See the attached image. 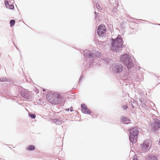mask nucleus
Segmentation results:
<instances>
[{"mask_svg":"<svg viewBox=\"0 0 160 160\" xmlns=\"http://www.w3.org/2000/svg\"><path fill=\"white\" fill-rule=\"evenodd\" d=\"M106 32V29L104 25L101 24L98 27L97 33L98 34L100 37H102L104 36Z\"/></svg>","mask_w":160,"mask_h":160,"instance_id":"8","label":"nucleus"},{"mask_svg":"<svg viewBox=\"0 0 160 160\" xmlns=\"http://www.w3.org/2000/svg\"><path fill=\"white\" fill-rule=\"evenodd\" d=\"M20 92L22 97L26 99H29L31 96V95L29 92H26L25 89L24 90H22Z\"/></svg>","mask_w":160,"mask_h":160,"instance_id":"11","label":"nucleus"},{"mask_svg":"<svg viewBox=\"0 0 160 160\" xmlns=\"http://www.w3.org/2000/svg\"><path fill=\"white\" fill-rule=\"evenodd\" d=\"M120 122L124 124H128L130 123L131 120L125 116H122L120 118Z\"/></svg>","mask_w":160,"mask_h":160,"instance_id":"13","label":"nucleus"},{"mask_svg":"<svg viewBox=\"0 0 160 160\" xmlns=\"http://www.w3.org/2000/svg\"><path fill=\"white\" fill-rule=\"evenodd\" d=\"M15 46L16 47V48H17V49L18 50V51H19V52H20V50H19L18 48L17 47V46Z\"/></svg>","mask_w":160,"mask_h":160,"instance_id":"33","label":"nucleus"},{"mask_svg":"<svg viewBox=\"0 0 160 160\" xmlns=\"http://www.w3.org/2000/svg\"><path fill=\"white\" fill-rule=\"evenodd\" d=\"M85 64H86V63L85 62H84V63H83V65L85 66Z\"/></svg>","mask_w":160,"mask_h":160,"instance_id":"35","label":"nucleus"},{"mask_svg":"<svg viewBox=\"0 0 160 160\" xmlns=\"http://www.w3.org/2000/svg\"><path fill=\"white\" fill-rule=\"evenodd\" d=\"M4 4H5V5L6 6L7 8H8V6L9 5V2L7 0H5V1Z\"/></svg>","mask_w":160,"mask_h":160,"instance_id":"22","label":"nucleus"},{"mask_svg":"<svg viewBox=\"0 0 160 160\" xmlns=\"http://www.w3.org/2000/svg\"><path fill=\"white\" fill-rule=\"evenodd\" d=\"M152 145V142L150 139H147L144 141L143 143L141 145L142 151L146 152L151 148Z\"/></svg>","mask_w":160,"mask_h":160,"instance_id":"6","label":"nucleus"},{"mask_svg":"<svg viewBox=\"0 0 160 160\" xmlns=\"http://www.w3.org/2000/svg\"><path fill=\"white\" fill-rule=\"evenodd\" d=\"M20 55L21 57L22 56H21V54H20Z\"/></svg>","mask_w":160,"mask_h":160,"instance_id":"36","label":"nucleus"},{"mask_svg":"<svg viewBox=\"0 0 160 160\" xmlns=\"http://www.w3.org/2000/svg\"><path fill=\"white\" fill-rule=\"evenodd\" d=\"M81 111L82 113L88 114L91 115L90 114L92 113L91 111L89 109L86 105L84 103L81 104Z\"/></svg>","mask_w":160,"mask_h":160,"instance_id":"10","label":"nucleus"},{"mask_svg":"<svg viewBox=\"0 0 160 160\" xmlns=\"http://www.w3.org/2000/svg\"><path fill=\"white\" fill-rule=\"evenodd\" d=\"M106 61L107 62H108V61L107 60H106Z\"/></svg>","mask_w":160,"mask_h":160,"instance_id":"37","label":"nucleus"},{"mask_svg":"<svg viewBox=\"0 0 160 160\" xmlns=\"http://www.w3.org/2000/svg\"><path fill=\"white\" fill-rule=\"evenodd\" d=\"M111 49L115 52H119L122 50V48L126 47L125 45H123L124 42L122 36L118 35L115 38H111Z\"/></svg>","mask_w":160,"mask_h":160,"instance_id":"1","label":"nucleus"},{"mask_svg":"<svg viewBox=\"0 0 160 160\" xmlns=\"http://www.w3.org/2000/svg\"><path fill=\"white\" fill-rule=\"evenodd\" d=\"M14 8V6L13 4L9 5L8 8L12 10Z\"/></svg>","mask_w":160,"mask_h":160,"instance_id":"24","label":"nucleus"},{"mask_svg":"<svg viewBox=\"0 0 160 160\" xmlns=\"http://www.w3.org/2000/svg\"><path fill=\"white\" fill-rule=\"evenodd\" d=\"M46 90H47V91H48V90L47 89H45V88H43V89L42 91H43V92H44L46 91Z\"/></svg>","mask_w":160,"mask_h":160,"instance_id":"30","label":"nucleus"},{"mask_svg":"<svg viewBox=\"0 0 160 160\" xmlns=\"http://www.w3.org/2000/svg\"><path fill=\"white\" fill-rule=\"evenodd\" d=\"M122 76V78H127L126 79L128 80H131L133 77V75L132 72L129 73L128 74L127 71L125 72H123Z\"/></svg>","mask_w":160,"mask_h":160,"instance_id":"12","label":"nucleus"},{"mask_svg":"<svg viewBox=\"0 0 160 160\" xmlns=\"http://www.w3.org/2000/svg\"><path fill=\"white\" fill-rule=\"evenodd\" d=\"M84 56L87 60L88 58H91L89 60L88 62H86L87 65L85 68L88 69L93 66V62L94 61V58L100 57L102 54L99 51H95L93 52L86 50L83 53Z\"/></svg>","mask_w":160,"mask_h":160,"instance_id":"2","label":"nucleus"},{"mask_svg":"<svg viewBox=\"0 0 160 160\" xmlns=\"http://www.w3.org/2000/svg\"><path fill=\"white\" fill-rule=\"evenodd\" d=\"M144 105H145V106H146V105L145 104H144Z\"/></svg>","mask_w":160,"mask_h":160,"instance_id":"38","label":"nucleus"},{"mask_svg":"<svg viewBox=\"0 0 160 160\" xmlns=\"http://www.w3.org/2000/svg\"><path fill=\"white\" fill-rule=\"evenodd\" d=\"M152 125V130L156 132L158 129L160 128V121L156 118L154 119Z\"/></svg>","mask_w":160,"mask_h":160,"instance_id":"9","label":"nucleus"},{"mask_svg":"<svg viewBox=\"0 0 160 160\" xmlns=\"http://www.w3.org/2000/svg\"><path fill=\"white\" fill-rule=\"evenodd\" d=\"M0 82H10L11 83V81L8 79L6 77H1L0 78Z\"/></svg>","mask_w":160,"mask_h":160,"instance_id":"17","label":"nucleus"},{"mask_svg":"<svg viewBox=\"0 0 160 160\" xmlns=\"http://www.w3.org/2000/svg\"><path fill=\"white\" fill-rule=\"evenodd\" d=\"M146 160H158V158L156 156L151 155L147 158Z\"/></svg>","mask_w":160,"mask_h":160,"instance_id":"16","label":"nucleus"},{"mask_svg":"<svg viewBox=\"0 0 160 160\" xmlns=\"http://www.w3.org/2000/svg\"><path fill=\"white\" fill-rule=\"evenodd\" d=\"M66 110L67 111H69V108H67Z\"/></svg>","mask_w":160,"mask_h":160,"instance_id":"32","label":"nucleus"},{"mask_svg":"<svg viewBox=\"0 0 160 160\" xmlns=\"http://www.w3.org/2000/svg\"><path fill=\"white\" fill-rule=\"evenodd\" d=\"M121 62L124 64L128 69L133 67V63L131 57L127 54H123L119 57Z\"/></svg>","mask_w":160,"mask_h":160,"instance_id":"4","label":"nucleus"},{"mask_svg":"<svg viewBox=\"0 0 160 160\" xmlns=\"http://www.w3.org/2000/svg\"><path fill=\"white\" fill-rule=\"evenodd\" d=\"M112 67L114 72L116 73H120L122 71L123 67L122 65L118 62L113 64Z\"/></svg>","mask_w":160,"mask_h":160,"instance_id":"7","label":"nucleus"},{"mask_svg":"<svg viewBox=\"0 0 160 160\" xmlns=\"http://www.w3.org/2000/svg\"><path fill=\"white\" fill-rule=\"evenodd\" d=\"M131 106L133 108H134L135 107V106L132 104L131 105Z\"/></svg>","mask_w":160,"mask_h":160,"instance_id":"31","label":"nucleus"},{"mask_svg":"<svg viewBox=\"0 0 160 160\" xmlns=\"http://www.w3.org/2000/svg\"><path fill=\"white\" fill-rule=\"evenodd\" d=\"M122 108L124 111L128 109V107L126 105H123L121 106Z\"/></svg>","mask_w":160,"mask_h":160,"instance_id":"21","label":"nucleus"},{"mask_svg":"<svg viewBox=\"0 0 160 160\" xmlns=\"http://www.w3.org/2000/svg\"><path fill=\"white\" fill-rule=\"evenodd\" d=\"M69 110L71 112H72L73 111V108L72 107H71L70 108Z\"/></svg>","mask_w":160,"mask_h":160,"instance_id":"29","label":"nucleus"},{"mask_svg":"<svg viewBox=\"0 0 160 160\" xmlns=\"http://www.w3.org/2000/svg\"><path fill=\"white\" fill-rule=\"evenodd\" d=\"M132 159L133 160H138V156L135 155L133 157Z\"/></svg>","mask_w":160,"mask_h":160,"instance_id":"23","label":"nucleus"},{"mask_svg":"<svg viewBox=\"0 0 160 160\" xmlns=\"http://www.w3.org/2000/svg\"><path fill=\"white\" fill-rule=\"evenodd\" d=\"M94 14H95V18H97V17L98 13H97L96 12H94Z\"/></svg>","mask_w":160,"mask_h":160,"instance_id":"27","label":"nucleus"},{"mask_svg":"<svg viewBox=\"0 0 160 160\" xmlns=\"http://www.w3.org/2000/svg\"><path fill=\"white\" fill-rule=\"evenodd\" d=\"M28 114V116L32 119H34L36 117V115L35 114L32 113L31 112H29Z\"/></svg>","mask_w":160,"mask_h":160,"instance_id":"18","label":"nucleus"},{"mask_svg":"<svg viewBox=\"0 0 160 160\" xmlns=\"http://www.w3.org/2000/svg\"><path fill=\"white\" fill-rule=\"evenodd\" d=\"M143 99L142 98H141L139 99V101L141 102H142Z\"/></svg>","mask_w":160,"mask_h":160,"instance_id":"28","label":"nucleus"},{"mask_svg":"<svg viewBox=\"0 0 160 160\" xmlns=\"http://www.w3.org/2000/svg\"><path fill=\"white\" fill-rule=\"evenodd\" d=\"M117 9L116 8H113L112 10V12L113 13H116L117 12Z\"/></svg>","mask_w":160,"mask_h":160,"instance_id":"25","label":"nucleus"},{"mask_svg":"<svg viewBox=\"0 0 160 160\" xmlns=\"http://www.w3.org/2000/svg\"><path fill=\"white\" fill-rule=\"evenodd\" d=\"M156 24V25H160V24Z\"/></svg>","mask_w":160,"mask_h":160,"instance_id":"34","label":"nucleus"},{"mask_svg":"<svg viewBox=\"0 0 160 160\" xmlns=\"http://www.w3.org/2000/svg\"><path fill=\"white\" fill-rule=\"evenodd\" d=\"M96 7L98 10H101L102 9V8L100 6V4L98 3L97 2L96 3Z\"/></svg>","mask_w":160,"mask_h":160,"instance_id":"20","label":"nucleus"},{"mask_svg":"<svg viewBox=\"0 0 160 160\" xmlns=\"http://www.w3.org/2000/svg\"><path fill=\"white\" fill-rule=\"evenodd\" d=\"M53 122L56 124L60 125L62 123L63 121L58 119H54Z\"/></svg>","mask_w":160,"mask_h":160,"instance_id":"15","label":"nucleus"},{"mask_svg":"<svg viewBox=\"0 0 160 160\" xmlns=\"http://www.w3.org/2000/svg\"><path fill=\"white\" fill-rule=\"evenodd\" d=\"M35 148L36 147L32 145H30L27 147L26 149L28 151H32L35 150Z\"/></svg>","mask_w":160,"mask_h":160,"instance_id":"14","label":"nucleus"},{"mask_svg":"<svg viewBox=\"0 0 160 160\" xmlns=\"http://www.w3.org/2000/svg\"><path fill=\"white\" fill-rule=\"evenodd\" d=\"M46 98L48 99L51 103L56 104L62 102V97L61 95L52 92L48 93L46 95Z\"/></svg>","mask_w":160,"mask_h":160,"instance_id":"3","label":"nucleus"},{"mask_svg":"<svg viewBox=\"0 0 160 160\" xmlns=\"http://www.w3.org/2000/svg\"><path fill=\"white\" fill-rule=\"evenodd\" d=\"M83 78V75H81L80 77V78L79 79V83H80V82H81V81L82 79V78Z\"/></svg>","mask_w":160,"mask_h":160,"instance_id":"26","label":"nucleus"},{"mask_svg":"<svg viewBox=\"0 0 160 160\" xmlns=\"http://www.w3.org/2000/svg\"><path fill=\"white\" fill-rule=\"evenodd\" d=\"M139 128L137 126L132 127L129 130V138L130 142L135 143L137 141V138L139 134Z\"/></svg>","mask_w":160,"mask_h":160,"instance_id":"5","label":"nucleus"},{"mask_svg":"<svg viewBox=\"0 0 160 160\" xmlns=\"http://www.w3.org/2000/svg\"><path fill=\"white\" fill-rule=\"evenodd\" d=\"M15 21L14 19H11L10 20L9 23L11 27L14 26L15 24Z\"/></svg>","mask_w":160,"mask_h":160,"instance_id":"19","label":"nucleus"}]
</instances>
